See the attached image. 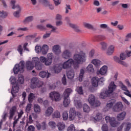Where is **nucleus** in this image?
I'll return each instance as SVG.
<instances>
[{"mask_svg":"<svg viewBox=\"0 0 131 131\" xmlns=\"http://www.w3.org/2000/svg\"><path fill=\"white\" fill-rule=\"evenodd\" d=\"M60 112L58 111L54 112L53 114V118H60Z\"/></svg>","mask_w":131,"mask_h":131,"instance_id":"nucleus-47","label":"nucleus"},{"mask_svg":"<svg viewBox=\"0 0 131 131\" xmlns=\"http://www.w3.org/2000/svg\"><path fill=\"white\" fill-rule=\"evenodd\" d=\"M75 116H76V112L75 111V108H71L70 110V114L69 118L70 120H74L75 119Z\"/></svg>","mask_w":131,"mask_h":131,"instance_id":"nucleus-12","label":"nucleus"},{"mask_svg":"<svg viewBox=\"0 0 131 131\" xmlns=\"http://www.w3.org/2000/svg\"><path fill=\"white\" fill-rule=\"evenodd\" d=\"M74 75V71L73 70H71L67 72V76L69 79H73Z\"/></svg>","mask_w":131,"mask_h":131,"instance_id":"nucleus-23","label":"nucleus"},{"mask_svg":"<svg viewBox=\"0 0 131 131\" xmlns=\"http://www.w3.org/2000/svg\"><path fill=\"white\" fill-rule=\"evenodd\" d=\"M65 20L66 21H67L69 27H71V28H72L73 29H74L75 32H77V33H81V32H82L81 30L79 29V26H78L77 25L74 24H72L70 23V19L69 18V17H66L65 18Z\"/></svg>","mask_w":131,"mask_h":131,"instance_id":"nucleus-5","label":"nucleus"},{"mask_svg":"<svg viewBox=\"0 0 131 131\" xmlns=\"http://www.w3.org/2000/svg\"><path fill=\"white\" fill-rule=\"evenodd\" d=\"M75 127L74 126V124H71L70 126H69L68 128L67 131H75Z\"/></svg>","mask_w":131,"mask_h":131,"instance_id":"nucleus-50","label":"nucleus"},{"mask_svg":"<svg viewBox=\"0 0 131 131\" xmlns=\"http://www.w3.org/2000/svg\"><path fill=\"white\" fill-rule=\"evenodd\" d=\"M102 131H109V128H108V125L107 124H103L102 127Z\"/></svg>","mask_w":131,"mask_h":131,"instance_id":"nucleus-57","label":"nucleus"},{"mask_svg":"<svg viewBox=\"0 0 131 131\" xmlns=\"http://www.w3.org/2000/svg\"><path fill=\"white\" fill-rule=\"evenodd\" d=\"M50 98H51L52 101H55V102H59L61 100V96L59 92L56 91L52 92L49 94Z\"/></svg>","mask_w":131,"mask_h":131,"instance_id":"nucleus-6","label":"nucleus"},{"mask_svg":"<svg viewBox=\"0 0 131 131\" xmlns=\"http://www.w3.org/2000/svg\"><path fill=\"white\" fill-rule=\"evenodd\" d=\"M94 56H95V50H92L89 53V57L90 58H93Z\"/></svg>","mask_w":131,"mask_h":131,"instance_id":"nucleus-64","label":"nucleus"},{"mask_svg":"<svg viewBox=\"0 0 131 131\" xmlns=\"http://www.w3.org/2000/svg\"><path fill=\"white\" fill-rule=\"evenodd\" d=\"M91 63L93 64V65H94L96 68H99L100 66L103 64V62L98 59H93Z\"/></svg>","mask_w":131,"mask_h":131,"instance_id":"nucleus-14","label":"nucleus"},{"mask_svg":"<svg viewBox=\"0 0 131 131\" xmlns=\"http://www.w3.org/2000/svg\"><path fill=\"white\" fill-rule=\"evenodd\" d=\"M61 81L64 85L67 84V80L66 79V76L65 75H63V77L61 79Z\"/></svg>","mask_w":131,"mask_h":131,"instance_id":"nucleus-51","label":"nucleus"},{"mask_svg":"<svg viewBox=\"0 0 131 131\" xmlns=\"http://www.w3.org/2000/svg\"><path fill=\"white\" fill-rule=\"evenodd\" d=\"M34 110L36 113H39L40 112V107L37 104H34Z\"/></svg>","mask_w":131,"mask_h":131,"instance_id":"nucleus-41","label":"nucleus"},{"mask_svg":"<svg viewBox=\"0 0 131 131\" xmlns=\"http://www.w3.org/2000/svg\"><path fill=\"white\" fill-rule=\"evenodd\" d=\"M26 67L28 70H32L34 68V65L31 63V61H27Z\"/></svg>","mask_w":131,"mask_h":131,"instance_id":"nucleus-29","label":"nucleus"},{"mask_svg":"<svg viewBox=\"0 0 131 131\" xmlns=\"http://www.w3.org/2000/svg\"><path fill=\"white\" fill-rule=\"evenodd\" d=\"M36 52L39 54V53H41V47L36 46L35 48Z\"/></svg>","mask_w":131,"mask_h":131,"instance_id":"nucleus-53","label":"nucleus"},{"mask_svg":"<svg viewBox=\"0 0 131 131\" xmlns=\"http://www.w3.org/2000/svg\"><path fill=\"white\" fill-rule=\"evenodd\" d=\"M102 114L100 113H97L95 116V117L94 118V119L95 121H99V120H101L102 119Z\"/></svg>","mask_w":131,"mask_h":131,"instance_id":"nucleus-40","label":"nucleus"},{"mask_svg":"<svg viewBox=\"0 0 131 131\" xmlns=\"http://www.w3.org/2000/svg\"><path fill=\"white\" fill-rule=\"evenodd\" d=\"M35 98V95L33 93H30L28 96V100L30 102H32L33 100Z\"/></svg>","mask_w":131,"mask_h":131,"instance_id":"nucleus-44","label":"nucleus"},{"mask_svg":"<svg viewBox=\"0 0 131 131\" xmlns=\"http://www.w3.org/2000/svg\"><path fill=\"white\" fill-rule=\"evenodd\" d=\"M53 61V53H49L47 55V58L45 60V65L46 66H50L52 64Z\"/></svg>","mask_w":131,"mask_h":131,"instance_id":"nucleus-11","label":"nucleus"},{"mask_svg":"<svg viewBox=\"0 0 131 131\" xmlns=\"http://www.w3.org/2000/svg\"><path fill=\"white\" fill-rule=\"evenodd\" d=\"M54 112V109L52 106L49 107L47 111H46V115H47V116H50L52 113Z\"/></svg>","mask_w":131,"mask_h":131,"instance_id":"nucleus-33","label":"nucleus"},{"mask_svg":"<svg viewBox=\"0 0 131 131\" xmlns=\"http://www.w3.org/2000/svg\"><path fill=\"white\" fill-rule=\"evenodd\" d=\"M35 66L36 69H37V70H41L42 69V65H41V64L39 63V62Z\"/></svg>","mask_w":131,"mask_h":131,"instance_id":"nucleus-58","label":"nucleus"},{"mask_svg":"<svg viewBox=\"0 0 131 131\" xmlns=\"http://www.w3.org/2000/svg\"><path fill=\"white\" fill-rule=\"evenodd\" d=\"M18 92H19V85L18 84H16L15 85H12V90L11 91V94L13 97L15 96L14 94H17Z\"/></svg>","mask_w":131,"mask_h":131,"instance_id":"nucleus-21","label":"nucleus"},{"mask_svg":"<svg viewBox=\"0 0 131 131\" xmlns=\"http://www.w3.org/2000/svg\"><path fill=\"white\" fill-rule=\"evenodd\" d=\"M62 117L63 120H67L68 119V113L67 112H64L62 113Z\"/></svg>","mask_w":131,"mask_h":131,"instance_id":"nucleus-52","label":"nucleus"},{"mask_svg":"<svg viewBox=\"0 0 131 131\" xmlns=\"http://www.w3.org/2000/svg\"><path fill=\"white\" fill-rule=\"evenodd\" d=\"M75 54L73 56L74 63L72 65L74 69L79 68V64H82L86 61V54L79 48H77L75 51Z\"/></svg>","mask_w":131,"mask_h":131,"instance_id":"nucleus-1","label":"nucleus"},{"mask_svg":"<svg viewBox=\"0 0 131 131\" xmlns=\"http://www.w3.org/2000/svg\"><path fill=\"white\" fill-rule=\"evenodd\" d=\"M76 92L79 95H83V90L82 86H78L76 89Z\"/></svg>","mask_w":131,"mask_h":131,"instance_id":"nucleus-42","label":"nucleus"},{"mask_svg":"<svg viewBox=\"0 0 131 131\" xmlns=\"http://www.w3.org/2000/svg\"><path fill=\"white\" fill-rule=\"evenodd\" d=\"M110 123L113 127H115L117 126L118 124V122L116 121L115 118H111V120L110 121Z\"/></svg>","mask_w":131,"mask_h":131,"instance_id":"nucleus-25","label":"nucleus"},{"mask_svg":"<svg viewBox=\"0 0 131 131\" xmlns=\"http://www.w3.org/2000/svg\"><path fill=\"white\" fill-rule=\"evenodd\" d=\"M75 105L77 109H80L82 107V103L80 101H77L75 102Z\"/></svg>","mask_w":131,"mask_h":131,"instance_id":"nucleus-43","label":"nucleus"},{"mask_svg":"<svg viewBox=\"0 0 131 131\" xmlns=\"http://www.w3.org/2000/svg\"><path fill=\"white\" fill-rule=\"evenodd\" d=\"M39 76L40 77H41V78H46V77L49 78V77L51 76V73H49V72L42 71L39 73Z\"/></svg>","mask_w":131,"mask_h":131,"instance_id":"nucleus-18","label":"nucleus"},{"mask_svg":"<svg viewBox=\"0 0 131 131\" xmlns=\"http://www.w3.org/2000/svg\"><path fill=\"white\" fill-rule=\"evenodd\" d=\"M17 51L18 52V53H20V55H21V56H22V52H23V48H22V46L21 45H19L18 48H17Z\"/></svg>","mask_w":131,"mask_h":131,"instance_id":"nucleus-56","label":"nucleus"},{"mask_svg":"<svg viewBox=\"0 0 131 131\" xmlns=\"http://www.w3.org/2000/svg\"><path fill=\"white\" fill-rule=\"evenodd\" d=\"M116 100L115 99H111L109 101H108L107 103L106 104V110L108 111L109 109H111L112 107H113V105L115 104Z\"/></svg>","mask_w":131,"mask_h":131,"instance_id":"nucleus-20","label":"nucleus"},{"mask_svg":"<svg viewBox=\"0 0 131 131\" xmlns=\"http://www.w3.org/2000/svg\"><path fill=\"white\" fill-rule=\"evenodd\" d=\"M15 4H16V1H15V0L11 1L10 4L12 7V9H13L14 10L16 8L18 9L17 11L21 12V7L20 6V5H19L18 4L16 5H15Z\"/></svg>","mask_w":131,"mask_h":131,"instance_id":"nucleus-16","label":"nucleus"},{"mask_svg":"<svg viewBox=\"0 0 131 131\" xmlns=\"http://www.w3.org/2000/svg\"><path fill=\"white\" fill-rule=\"evenodd\" d=\"M116 89V85L114 82H111L108 86V89H104L103 91L101 93L100 97L101 99H106L107 97L110 96V94H112Z\"/></svg>","mask_w":131,"mask_h":131,"instance_id":"nucleus-2","label":"nucleus"},{"mask_svg":"<svg viewBox=\"0 0 131 131\" xmlns=\"http://www.w3.org/2000/svg\"><path fill=\"white\" fill-rule=\"evenodd\" d=\"M20 13H21V11H15L13 13L14 17H15V18H19V17H20Z\"/></svg>","mask_w":131,"mask_h":131,"instance_id":"nucleus-54","label":"nucleus"},{"mask_svg":"<svg viewBox=\"0 0 131 131\" xmlns=\"http://www.w3.org/2000/svg\"><path fill=\"white\" fill-rule=\"evenodd\" d=\"M37 28H38V29H39L40 30H46L47 29V28H46V27L41 25H37Z\"/></svg>","mask_w":131,"mask_h":131,"instance_id":"nucleus-60","label":"nucleus"},{"mask_svg":"<svg viewBox=\"0 0 131 131\" xmlns=\"http://www.w3.org/2000/svg\"><path fill=\"white\" fill-rule=\"evenodd\" d=\"M49 51V46L47 45H43L41 48V52L42 55H46Z\"/></svg>","mask_w":131,"mask_h":131,"instance_id":"nucleus-26","label":"nucleus"},{"mask_svg":"<svg viewBox=\"0 0 131 131\" xmlns=\"http://www.w3.org/2000/svg\"><path fill=\"white\" fill-rule=\"evenodd\" d=\"M24 83V77L22 75H18V78L17 81V84H23Z\"/></svg>","mask_w":131,"mask_h":131,"instance_id":"nucleus-28","label":"nucleus"},{"mask_svg":"<svg viewBox=\"0 0 131 131\" xmlns=\"http://www.w3.org/2000/svg\"><path fill=\"white\" fill-rule=\"evenodd\" d=\"M100 45L102 46V50H106L107 49V44L105 42H101Z\"/></svg>","mask_w":131,"mask_h":131,"instance_id":"nucleus-63","label":"nucleus"},{"mask_svg":"<svg viewBox=\"0 0 131 131\" xmlns=\"http://www.w3.org/2000/svg\"><path fill=\"white\" fill-rule=\"evenodd\" d=\"M9 80L12 85H15L17 84V79H16V78L15 77L11 76L9 79Z\"/></svg>","mask_w":131,"mask_h":131,"instance_id":"nucleus-37","label":"nucleus"},{"mask_svg":"<svg viewBox=\"0 0 131 131\" xmlns=\"http://www.w3.org/2000/svg\"><path fill=\"white\" fill-rule=\"evenodd\" d=\"M57 126L59 130H60V131L64 130L65 128V124L59 122L57 123Z\"/></svg>","mask_w":131,"mask_h":131,"instance_id":"nucleus-32","label":"nucleus"},{"mask_svg":"<svg viewBox=\"0 0 131 131\" xmlns=\"http://www.w3.org/2000/svg\"><path fill=\"white\" fill-rule=\"evenodd\" d=\"M83 74H84V70L81 69L79 76V81L80 82L82 81V79L83 78Z\"/></svg>","mask_w":131,"mask_h":131,"instance_id":"nucleus-39","label":"nucleus"},{"mask_svg":"<svg viewBox=\"0 0 131 131\" xmlns=\"http://www.w3.org/2000/svg\"><path fill=\"white\" fill-rule=\"evenodd\" d=\"M72 90L70 88L67 89L63 93V106L67 107L70 104V99H69V96L71 94Z\"/></svg>","mask_w":131,"mask_h":131,"instance_id":"nucleus-3","label":"nucleus"},{"mask_svg":"<svg viewBox=\"0 0 131 131\" xmlns=\"http://www.w3.org/2000/svg\"><path fill=\"white\" fill-rule=\"evenodd\" d=\"M8 12L7 11H1V14H0V17L1 18H7L8 17Z\"/></svg>","mask_w":131,"mask_h":131,"instance_id":"nucleus-45","label":"nucleus"},{"mask_svg":"<svg viewBox=\"0 0 131 131\" xmlns=\"http://www.w3.org/2000/svg\"><path fill=\"white\" fill-rule=\"evenodd\" d=\"M53 70L55 73H60L62 70V68L60 67V66L56 65L54 67Z\"/></svg>","mask_w":131,"mask_h":131,"instance_id":"nucleus-35","label":"nucleus"},{"mask_svg":"<svg viewBox=\"0 0 131 131\" xmlns=\"http://www.w3.org/2000/svg\"><path fill=\"white\" fill-rule=\"evenodd\" d=\"M53 52L55 53L56 55L60 54L61 53V50L60 49V46L54 45L53 47Z\"/></svg>","mask_w":131,"mask_h":131,"instance_id":"nucleus-27","label":"nucleus"},{"mask_svg":"<svg viewBox=\"0 0 131 131\" xmlns=\"http://www.w3.org/2000/svg\"><path fill=\"white\" fill-rule=\"evenodd\" d=\"M101 105V102L99 100H95L94 104L91 106H94V107H99Z\"/></svg>","mask_w":131,"mask_h":131,"instance_id":"nucleus-49","label":"nucleus"},{"mask_svg":"<svg viewBox=\"0 0 131 131\" xmlns=\"http://www.w3.org/2000/svg\"><path fill=\"white\" fill-rule=\"evenodd\" d=\"M96 39L97 40H104V39H106V37H105V36L100 35L96 36Z\"/></svg>","mask_w":131,"mask_h":131,"instance_id":"nucleus-46","label":"nucleus"},{"mask_svg":"<svg viewBox=\"0 0 131 131\" xmlns=\"http://www.w3.org/2000/svg\"><path fill=\"white\" fill-rule=\"evenodd\" d=\"M83 110L84 112H86L88 113V112H90V111H91V108H90V106H89L88 104L85 103L83 105Z\"/></svg>","mask_w":131,"mask_h":131,"instance_id":"nucleus-38","label":"nucleus"},{"mask_svg":"<svg viewBox=\"0 0 131 131\" xmlns=\"http://www.w3.org/2000/svg\"><path fill=\"white\" fill-rule=\"evenodd\" d=\"M95 100H96V97H95L94 95L91 94L89 96L88 98V102L90 105H94V103L95 102Z\"/></svg>","mask_w":131,"mask_h":131,"instance_id":"nucleus-22","label":"nucleus"},{"mask_svg":"<svg viewBox=\"0 0 131 131\" xmlns=\"http://www.w3.org/2000/svg\"><path fill=\"white\" fill-rule=\"evenodd\" d=\"M31 62L34 66H35L39 63V59L37 57H34L32 58V61H31Z\"/></svg>","mask_w":131,"mask_h":131,"instance_id":"nucleus-34","label":"nucleus"},{"mask_svg":"<svg viewBox=\"0 0 131 131\" xmlns=\"http://www.w3.org/2000/svg\"><path fill=\"white\" fill-rule=\"evenodd\" d=\"M83 26L85 28H87V29H89L90 30H92V31H97V28H95L93 26V25L88 23H84Z\"/></svg>","mask_w":131,"mask_h":131,"instance_id":"nucleus-15","label":"nucleus"},{"mask_svg":"<svg viewBox=\"0 0 131 131\" xmlns=\"http://www.w3.org/2000/svg\"><path fill=\"white\" fill-rule=\"evenodd\" d=\"M86 69L90 73H94L95 70L94 69V66L92 64H89L87 67Z\"/></svg>","mask_w":131,"mask_h":131,"instance_id":"nucleus-36","label":"nucleus"},{"mask_svg":"<svg viewBox=\"0 0 131 131\" xmlns=\"http://www.w3.org/2000/svg\"><path fill=\"white\" fill-rule=\"evenodd\" d=\"M122 108H123V105L121 102H117L113 107V110L114 112H119V111H121L122 110Z\"/></svg>","mask_w":131,"mask_h":131,"instance_id":"nucleus-10","label":"nucleus"},{"mask_svg":"<svg viewBox=\"0 0 131 131\" xmlns=\"http://www.w3.org/2000/svg\"><path fill=\"white\" fill-rule=\"evenodd\" d=\"M91 82L93 86L97 88L99 84V78L98 77H94L91 79Z\"/></svg>","mask_w":131,"mask_h":131,"instance_id":"nucleus-19","label":"nucleus"},{"mask_svg":"<svg viewBox=\"0 0 131 131\" xmlns=\"http://www.w3.org/2000/svg\"><path fill=\"white\" fill-rule=\"evenodd\" d=\"M120 60L122 61H123L124 60H125L126 59V55L125 53H121L120 54Z\"/></svg>","mask_w":131,"mask_h":131,"instance_id":"nucleus-55","label":"nucleus"},{"mask_svg":"<svg viewBox=\"0 0 131 131\" xmlns=\"http://www.w3.org/2000/svg\"><path fill=\"white\" fill-rule=\"evenodd\" d=\"M104 81H105V79H104V77H102L100 78H99L98 84H104Z\"/></svg>","mask_w":131,"mask_h":131,"instance_id":"nucleus-59","label":"nucleus"},{"mask_svg":"<svg viewBox=\"0 0 131 131\" xmlns=\"http://www.w3.org/2000/svg\"><path fill=\"white\" fill-rule=\"evenodd\" d=\"M16 111H17V107L15 106H14L10 108L9 111V119H13L14 115H15V113H16Z\"/></svg>","mask_w":131,"mask_h":131,"instance_id":"nucleus-17","label":"nucleus"},{"mask_svg":"<svg viewBox=\"0 0 131 131\" xmlns=\"http://www.w3.org/2000/svg\"><path fill=\"white\" fill-rule=\"evenodd\" d=\"M126 114V113L125 112H123L120 114L118 115L117 117L118 120H123V119H124V118L125 117Z\"/></svg>","mask_w":131,"mask_h":131,"instance_id":"nucleus-30","label":"nucleus"},{"mask_svg":"<svg viewBox=\"0 0 131 131\" xmlns=\"http://www.w3.org/2000/svg\"><path fill=\"white\" fill-rule=\"evenodd\" d=\"M25 65V62L21 60L19 64H15L13 70L14 74H18L19 72L20 73H23L24 72V66Z\"/></svg>","mask_w":131,"mask_h":131,"instance_id":"nucleus-4","label":"nucleus"},{"mask_svg":"<svg viewBox=\"0 0 131 131\" xmlns=\"http://www.w3.org/2000/svg\"><path fill=\"white\" fill-rule=\"evenodd\" d=\"M61 56L63 59H69V58H71L72 53L69 49H66L63 51Z\"/></svg>","mask_w":131,"mask_h":131,"instance_id":"nucleus-9","label":"nucleus"},{"mask_svg":"<svg viewBox=\"0 0 131 131\" xmlns=\"http://www.w3.org/2000/svg\"><path fill=\"white\" fill-rule=\"evenodd\" d=\"M36 33L34 35H31L26 36V39L28 40H31L33 38H35V36H36Z\"/></svg>","mask_w":131,"mask_h":131,"instance_id":"nucleus-48","label":"nucleus"},{"mask_svg":"<svg viewBox=\"0 0 131 131\" xmlns=\"http://www.w3.org/2000/svg\"><path fill=\"white\" fill-rule=\"evenodd\" d=\"M53 2L55 7H58L59 5H61V1L60 0H53Z\"/></svg>","mask_w":131,"mask_h":131,"instance_id":"nucleus-61","label":"nucleus"},{"mask_svg":"<svg viewBox=\"0 0 131 131\" xmlns=\"http://www.w3.org/2000/svg\"><path fill=\"white\" fill-rule=\"evenodd\" d=\"M32 21H33V16H30L26 17L23 21V23L27 24V23H29V22H32Z\"/></svg>","mask_w":131,"mask_h":131,"instance_id":"nucleus-31","label":"nucleus"},{"mask_svg":"<svg viewBox=\"0 0 131 131\" xmlns=\"http://www.w3.org/2000/svg\"><path fill=\"white\" fill-rule=\"evenodd\" d=\"M41 128L43 129V130L47 129V123L46 122H42Z\"/></svg>","mask_w":131,"mask_h":131,"instance_id":"nucleus-62","label":"nucleus"},{"mask_svg":"<svg viewBox=\"0 0 131 131\" xmlns=\"http://www.w3.org/2000/svg\"><path fill=\"white\" fill-rule=\"evenodd\" d=\"M124 125L126 126L125 128V131H129V129H130L131 128V124L129 123H123L120 126L118 127L117 131H122V128H123Z\"/></svg>","mask_w":131,"mask_h":131,"instance_id":"nucleus-13","label":"nucleus"},{"mask_svg":"<svg viewBox=\"0 0 131 131\" xmlns=\"http://www.w3.org/2000/svg\"><path fill=\"white\" fill-rule=\"evenodd\" d=\"M74 62V60L72 58H69L67 61H65L62 64V68L63 69H68L72 66Z\"/></svg>","mask_w":131,"mask_h":131,"instance_id":"nucleus-8","label":"nucleus"},{"mask_svg":"<svg viewBox=\"0 0 131 131\" xmlns=\"http://www.w3.org/2000/svg\"><path fill=\"white\" fill-rule=\"evenodd\" d=\"M108 70V67L106 66H103L99 70L100 74L101 75H105L107 73V70Z\"/></svg>","mask_w":131,"mask_h":131,"instance_id":"nucleus-24","label":"nucleus"},{"mask_svg":"<svg viewBox=\"0 0 131 131\" xmlns=\"http://www.w3.org/2000/svg\"><path fill=\"white\" fill-rule=\"evenodd\" d=\"M31 88L32 89H36V88H39V86H40V81L38 79V78L36 77L33 78L31 79Z\"/></svg>","mask_w":131,"mask_h":131,"instance_id":"nucleus-7","label":"nucleus"}]
</instances>
